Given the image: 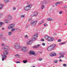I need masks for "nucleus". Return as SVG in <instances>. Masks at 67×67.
I'll return each mask as SVG.
<instances>
[{
    "mask_svg": "<svg viewBox=\"0 0 67 67\" xmlns=\"http://www.w3.org/2000/svg\"><path fill=\"white\" fill-rule=\"evenodd\" d=\"M8 18L9 20H12V16L10 15H9L8 16Z\"/></svg>",
    "mask_w": 67,
    "mask_h": 67,
    "instance_id": "obj_15",
    "label": "nucleus"
},
{
    "mask_svg": "<svg viewBox=\"0 0 67 67\" xmlns=\"http://www.w3.org/2000/svg\"><path fill=\"white\" fill-rule=\"evenodd\" d=\"M24 10H25L26 11H28L27 9V6L24 7Z\"/></svg>",
    "mask_w": 67,
    "mask_h": 67,
    "instance_id": "obj_28",
    "label": "nucleus"
},
{
    "mask_svg": "<svg viewBox=\"0 0 67 67\" xmlns=\"http://www.w3.org/2000/svg\"><path fill=\"white\" fill-rule=\"evenodd\" d=\"M62 2H58L57 3H55V5L57 6L58 4H59Z\"/></svg>",
    "mask_w": 67,
    "mask_h": 67,
    "instance_id": "obj_18",
    "label": "nucleus"
},
{
    "mask_svg": "<svg viewBox=\"0 0 67 67\" xmlns=\"http://www.w3.org/2000/svg\"><path fill=\"white\" fill-rule=\"evenodd\" d=\"M58 42H61V40H60V39H59L58 40Z\"/></svg>",
    "mask_w": 67,
    "mask_h": 67,
    "instance_id": "obj_42",
    "label": "nucleus"
},
{
    "mask_svg": "<svg viewBox=\"0 0 67 67\" xmlns=\"http://www.w3.org/2000/svg\"><path fill=\"white\" fill-rule=\"evenodd\" d=\"M16 63L17 64H18V63H20V62H16Z\"/></svg>",
    "mask_w": 67,
    "mask_h": 67,
    "instance_id": "obj_47",
    "label": "nucleus"
},
{
    "mask_svg": "<svg viewBox=\"0 0 67 67\" xmlns=\"http://www.w3.org/2000/svg\"><path fill=\"white\" fill-rule=\"evenodd\" d=\"M33 16H35L34 13H32L31 14V17H33Z\"/></svg>",
    "mask_w": 67,
    "mask_h": 67,
    "instance_id": "obj_30",
    "label": "nucleus"
},
{
    "mask_svg": "<svg viewBox=\"0 0 67 67\" xmlns=\"http://www.w3.org/2000/svg\"><path fill=\"white\" fill-rule=\"evenodd\" d=\"M64 25H66V24H64Z\"/></svg>",
    "mask_w": 67,
    "mask_h": 67,
    "instance_id": "obj_58",
    "label": "nucleus"
},
{
    "mask_svg": "<svg viewBox=\"0 0 67 67\" xmlns=\"http://www.w3.org/2000/svg\"><path fill=\"white\" fill-rule=\"evenodd\" d=\"M4 24V23H3L2 22H0V27H1L2 25V24Z\"/></svg>",
    "mask_w": 67,
    "mask_h": 67,
    "instance_id": "obj_27",
    "label": "nucleus"
},
{
    "mask_svg": "<svg viewBox=\"0 0 67 67\" xmlns=\"http://www.w3.org/2000/svg\"><path fill=\"white\" fill-rule=\"evenodd\" d=\"M63 65L64 67H66V64H63Z\"/></svg>",
    "mask_w": 67,
    "mask_h": 67,
    "instance_id": "obj_40",
    "label": "nucleus"
},
{
    "mask_svg": "<svg viewBox=\"0 0 67 67\" xmlns=\"http://www.w3.org/2000/svg\"><path fill=\"white\" fill-rule=\"evenodd\" d=\"M54 62L55 63H58V60H55V61H54Z\"/></svg>",
    "mask_w": 67,
    "mask_h": 67,
    "instance_id": "obj_34",
    "label": "nucleus"
},
{
    "mask_svg": "<svg viewBox=\"0 0 67 67\" xmlns=\"http://www.w3.org/2000/svg\"><path fill=\"white\" fill-rule=\"evenodd\" d=\"M31 67H35V66H32Z\"/></svg>",
    "mask_w": 67,
    "mask_h": 67,
    "instance_id": "obj_55",
    "label": "nucleus"
},
{
    "mask_svg": "<svg viewBox=\"0 0 67 67\" xmlns=\"http://www.w3.org/2000/svg\"><path fill=\"white\" fill-rule=\"evenodd\" d=\"M50 56H55L56 55V54L55 52H53L50 54Z\"/></svg>",
    "mask_w": 67,
    "mask_h": 67,
    "instance_id": "obj_9",
    "label": "nucleus"
},
{
    "mask_svg": "<svg viewBox=\"0 0 67 67\" xmlns=\"http://www.w3.org/2000/svg\"><path fill=\"white\" fill-rule=\"evenodd\" d=\"M52 50H53L52 49L50 46L48 48L47 50L48 51H51Z\"/></svg>",
    "mask_w": 67,
    "mask_h": 67,
    "instance_id": "obj_16",
    "label": "nucleus"
},
{
    "mask_svg": "<svg viewBox=\"0 0 67 67\" xmlns=\"http://www.w3.org/2000/svg\"><path fill=\"white\" fill-rule=\"evenodd\" d=\"M66 43V42H65L63 43H59V45H63V44H65Z\"/></svg>",
    "mask_w": 67,
    "mask_h": 67,
    "instance_id": "obj_20",
    "label": "nucleus"
},
{
    "mask_svg": "<svg viewBox=\"0 0 67 67\" xmlns=\"http://www.w3.org/2000/svg\"><path fill=\"white\" fill-rule=\"evenodd\" d=\"M15 29H16V30H18V28H15Z\"/></svg>",
    "mask_w": 67,
    "mask_h": 67,
    "instance_id": "obj_51",
    "label": "nucleus"
},
{
    "mask_svg": "<svg viewBox=\"0 0 67 67\" xmlns=\"http://www.w3.org/2000/svg\"><path fill=\"white\" fill-rule=\"evenodd\" d=\"M44 7H45V6L44 5H43L41 6V9H43L44 8Z\"/></svg>",
    "mask_w": 67,
    "mask_h": 67,
    "instance_id": "obj_25",
    "label": "nucleus"
},
{
    "mask_svg": "<svg viewBox=\"0 0 67 67\" xmlns=\"http://www.w3.org/2000/svg\"><path fill=\"white\" fill-rule=\"evenodd\" d=\"M44 26H47V24H45L44 25Z\"/></svg>",
    "mask_w": 67,
    "mask_h": 67,
    "instance_id": "obj_37",
    "label": "nucleus"
},
{
    "mask_svg": "<svg viewBox=\"0 0 67 67\" xmlns=\"http://www.w3.org/2000/svg\"><path fill=\"white\" fill-rule=\"evenodd\" d=\"M14 48L16 49H19L21 48L20 44L19 43H15L14 45Z\"/></svg>",
    "mask_w": 67,
    "mask_h": 67,
    "instance_id": "obj_5",
    "label": "nucleus"
},
{
    "mask_svg": "<svg viewBox=\"0 0 67 67\" xmlns=\"http://www.w3.org/2000/svg\"><path fill=\"white\" fill-rule=\"evenodd\" d=\"M26 28H27L28 27V26L27 25L26 27Z\"/></svg>",
    "mask_w": 67,
    "mask_h": 67,
    "instance_id": "obj_52",
    "label": "nucleus"
},
{
    "mask_svg": "<svg viewBox=\"0 0 67 67\" xmlns=\"http://www.w3.org/2000/svg\"><path fill=\"white\" fill-rule=\"evenodd\" d=\"M1 46H4V49H10L9 47L8 46H7V45H5V44L4 43H2Z\"/></svg>",
    "mask_w": 67,
    "mask_h": 67,
    "instance_id": "obj_7",
    "label": "nucleus"
},
{
    "mask_svg": "<svg viewBox=\"0 0 67 67\" xmlns=\"http://www.w3.org/2000/svg\"><path fill=\"white\" fill-rule=\"evenodd\" d=\"M30 53L31 55H34L35 54V52L33 51H30Z\"/></svg>",
    "mask_w": 67,
    "mask_h": 67,
    "instance_id": "obj_11",
    "label": "nucleus"
},
{
    "mask_svg": "<svg viewBox=\"0 0 67 67\" xmlns=\"http://www.w3.org/2000/svg\"><path fill=\"white\" fill-rule=\"evenodd\" d=\"M42 58H40L39 59V60L40 61H41V60H42Z\"/></svg>",
    "mask_w": 67,
    "mask_h": 67,
    "instance_id": "obj_39",
    "label": "nucleus"
},
{
    "mask_svg": "<svg viewBox=\"0 0 67 67\" xmlns=\"http://www.w3.org/2000/svg\"><path fill=\"white\" fill-rule=\"evenodd\" d=\"M44 37L45 39L47 40L48 41H49V42H52V41H54V38L53 37H49L47 35L45 36Z\"/></svg>",
    "mask_w": 67,
    "mask_h": 67,
    "instance_id": "obj_3",
    "label": "nucleus"
},
{
    "mask_svg": "<svg viewBox=\"0 0 67 67\" xmlns=\"http://www.w3.org/2000/svg\"><path fill=\"white\" fill-rule=\"evenodd\" d=\"M9 0H4V2L5 3H8L9 2Z\"/></svg>",
    "mask_w": 67,
    "mask_h": 67,
    "instance_id": "obj_22",
    "label": "nucleus"
},
{
    "mask_svg": "<svg viewBox=\"0 0 67 67\" xmlns=\"http://www.w3.org/2000/svg\"><path fill=\"white\" fill-rule=\"evenodd\" d=\"M8 34L9 36L11 35H12V32H9L8 33Z\"/></svg>",
    "mask_w": 67,
    "mask_h": 67,
    "instance_id": "obj_21",
    "label": "nucleus"
},
{
    "mask_svg": "<svg viewBox=\"0 0 67 67\" xmlns=\"http://www.w3.org/2000/svg\"><path fill=\"white\" fill-rule=\"evenodd\" d=\"M42 45H43V46H45V43H42Z\"/></svg>",
    "mask_w": 67,
    "mask_h": 67,
    "instance_id": "obj_41",
    "label": "nucleus"
},
{
    "mask_svg": "<svg viewBox=\"0 0 67 67\" xmlns=\"http://www.w3.org/2000/svg\"><path fill=\"white\" fill-rule=\"evenodd\" d=\"M54 35H57V34H56V33H55Z\"/></svg>",
    "mask_w": 67,
    "mask_h": 67,
    "instance_id": "obj_53",
    "label": "nucleus"
},
{
    "mask_svg": "<svg viewBox=\"0 0 67 67\" xmlns=\"http://www.w3.org/2000/svg\"><path fill=\"white\" fill-rule=\"evenodd\" d=\"M33 14H34L35 16L37 15V12H35L34 13H33Z\"/></svg>",
    "mask_w": 67,
    "mask_h": 67,
    "instance_id": "obj_23",
    "label": "nucleus"
},
{
    "mask_svg": "<svg viewBox=\"0 0 67 67\" xmlns=\"http://www.w3.org/2000/svg\"><path fill=\"white\" fill-rule=\"evenodd\" d=\"M11 31L12 32H13L15 31V28H13L11 29Z\"/></svg>",
    "mask_w": 67,
    "mask_h": 67,
    "instance_id": "obj_26",
    "label": "nucleus"
},
{
    "mask_svg": "<svg viewBox=\"0 0 67 67\" xmlns=\"http://www.w3.org/2000/svg\"><path fill=\"white\" fill-rule=\"evenodd\" d=\"M2 16V14L1 13L0 14V17H1Z\"/></svg>",
    "mask_w": 67,
    "mask_h": 67,
    "instance_id": "obj_48",
    "label": "nucleus"
},
{
    "mask_svg": "<svg viewBox=\"0 0 67 67\" xmlns=\"http://www.w3.org/2000/svg\"><path fill=\"white\" fill-rule=\"evenodd\" d=\"M55 44H52L51 45V46H50L51 49H52V50L54 49V48L55 47Z\"/></svg>",
    "mask_w": 67,
    "mask_h": 67,
    "instance_id": "obj_12",
    "label": "nucleus"
},
{
    "mask_svg": "<svg viewBox=\"0 0 67 67\" xmlns=\"http://www.w3.org/2000/svg\"><path fill=\"white\" fill-rule=\"evenodd\" d=\"M26 7L27 10L28 11L29 10H30L31 8V7H32V5H28Z\"/></svg>",
    "mask_w": 67,
    "mask_h": 67,
    "instance_id": "obj_10",
    "label": "nucleus"
},
{
    "mask_svg": "<svg viewBox=\"0 0 67 67\" xmlns=\"http://www.w3.org/2000/svg\"><path fill=\"white\" fill-rule=\"evenodd\" d=\"M15 56L16 57H19V55L18 54H16L15 55Z\"/></svg>",
    "mask_w": 67,
    "mask_h": 67,
    "instance_id": "obj_35",
    "label": "nucleus"
},
{
    "mask_svg": "<svg viewBox=\"0 0 67 67\" xmlns=\"http://www.w3.org/2000/svg\"><path fill=\"white\" fill-rule=\"evenodd\" d=\"M16 9V8H15V7H14L13 8V10H15Z\"/></svg>",
    "mask_w": 67,
    "mask_h": 67,
    "instance_id": "obj_38",
    "label": "nucleus"
},
{
    "mask_svg": "<svg viewBox=\"0 0 67 67\" xmlns=\"http://www.w3.org/2000/svg\"><path fill=\"white\" fill-rule=\"evenodd\" d=\"M24 17H25V15H22L20 16V18H24Z\"/></svg>",
    "mask_w": 67,
    "mask_h": 67,
    "instance_id": "obj_31",
    "label": "nucleus"
},
{
    "mask_svg": "<svg viewBox=\"0 0 67 67\" xmlns=\"http://www.w3.org/2000/svg\"><path fill=\"white\" fill-rule=\"evenodd\" d=\"M25 37L26 38H27L29 37H28L27 35H26L25 36Z\"/></svg>",
    "mask_w": 67,
    "mask_h": 67,
    "instance_id": "obj_33",
    "label": "nucleus"
},
{
    "mask_svg": "<svg viewBox=\"0 0 67 67\" xmlns=\"http://www.w3.org/2000/svg\"><path fill=\"white\" fill-rule=\"evenodd\" d=\"M2 29L4 30V28H2Z\"/></svg>",
    "mask_w": 67,
    "mask_h": 67,
    "instance_id": "obj_57",
    "label": "nucleus"
},
{
    "mask_svg": "<svg viewBox=\"0 0 67 67\" xmlns=\"http://www.w3.org/2000/svg\"><path fill=\"white\" fill-rule=\"evenodd\" d=\"M38 36V34H36L34 35V36H32V38L31 40H28L27 42V43L28 45H31L32 44V42L33 41H34L35 40H36L37 37Z\"/></svg>",
    "mask_w": 67,
    "mask_h": 67,
    "instance_id": "obj_1",
    "label": "nucleus"
},
{
    "mask_svg": "<svg viewBox=\"0 0 67 67\" xmlns=\"http://www.w3.org/2000/svg\"><path fill=\"white\" fill-rule=\"evenodd\" d=\"M59 61L60 62H63V61L61 59H60Z\"/></svg>",
    "mask_w": 67,
    "mask_h": 67,
    "instance_id": "obj_50",
    "label": "nucleus"
},
{
    "mask_svg": "<svg viewBox=\"0 0 67 67\" xmlns=\"http://www.w3.org/2000/svg\"><path fill=\"white\" fill-rule=\"evenodd\" d=\"M41 41H42V42L44 41V39L43 38H42L41 39Z\"/></svg>",
    "mask_w": 67,
    "mask_h": 67,
    "instance_id": "obj_44",
    "label": "nucleus"
},
{
    "mask_svg": "<svg viewBox=\"0 0 67 67\" xmlns=\"http://www.w3.org/2000/svg\"><path fill=\"white\" fill-rule=\"evenodd\" d=\"M5 22L6 23H9V21L8 20H5Z\"/></svg>",
    "mask_w": 67,
    "mask_h": 67,
    "instance_id": "obj_19",
    "label": "nucleus"
},
{
    "mask_svg": "<svg viewBox=\"0 0 67 67\" xmlns=\"http://www.w3.org/2000/svg\"><path fill=\"white\" fill-rule=\"evenodd\" d=\"M28 20L30 21V24L32 26H34L36 25L37 23V21H34L33 20H32V19L30 18Z\"/></svg>",
    "mask_w": 67,
    "mask_h": 67,
    "instance_id": "obj_4",
    "label": "nucleus"
},
{
    "mask_svg": "<svg viewBox=\"0 0 67 67\" xmlns=\"http://www.w3.org/2000/svg\"><path fill=\"white\" fill-rule=\"evenodd\" d=\"M3 7V4L1 3H0V10H2Z\"/></svg>",
    "mask_w": 67,
    "mask_h": 67,
    "instance_id": "obj_13",
    "label": "nucleus"
},
{
    "mask_svg": "<svg viewBox=\"0 0 67 67\" xmlns=\"http://www.w3.org/2000/svg\"><path fill=\"white\" fill-rule=\"evenodd\" d=\"M21 50L23 52H26V51H27L26 47H23Z\"/></svg>",
    "mask_w": 67,
    "mask_h": 67,
    "instance_id": "obj_8",
    "label": "nucleus"
},
{
    "mask_svg": "<svg viewBox=\"0 0 67 67\" xmlns=\"http://www.w3.org/2000/svg\"><path fill=\"white\" fill-rule=\"evenodd\" d=\"M59 54H60V55H62V54H63V53H62V52H60L59 53Z\"/></svg>",
    "mask_w": 67,
    "mask_h": 67,
    "instance_id": "obj_46",
    "label": "nucleus"
},
{
    "mask_svg": "<svg viewBox=\"0 0 67 67\" xmlns=\"http://www.w3.org/2000/svg\"><path fill=\"white\" fill-rule=\"evenodd\" d=\"M47 21H52V20H53V19L50 18H48L47 19Z\"/></svg>",
    "mask_w": 67,
    "mask_h": 67,
    "instance_id": "obj_24",
    "label": "nucleus"
},
{
    "mask_svg": "<svg viewBox=\"0 0 67 67\" xmlns=\"http://www.w3.org/2000/svg\"><path fill=\"white\" fill-rule=\"evenodd\" d=\"M62 13H63V11L60 10V11H59V14H62Z\"/></svg>",
    "mask_w": 67,
    "mask_h": 67,
    "instance_id": "obj_29",
    "label": "nucleus"
},
{
    "mask_svg": "<svg viewBox=\"0 0 67 67\" xmlns=\"http://www.w3.org/2000/svg\"><path fill=\"white\" fill-rule=\"evenodd\" d=\"M14 27H15V24L13 23L11 24L8 25V29L9 30H10V29L14 28Z\"/></svg>",
    "mask_w": 67,
    "mask_h": 67,
    "instance_id": "obj_6",
    "label": "nucleus"
},
{
    "mask_svg": "<svg viewBox=\"0 0 67 67\" xmlns=\"http://www.w3.org/2000/svg\"><path fill=\"white\" fill-rule=\"evenodd\" d=\"M46 1H44L42 2H40L41 4H46Z\"/></svg>",
    "mask_w": 67,
    "mask_h": 67,
    "instance_id": "obj_14",
    "label": "nucleus"
},
{
    "mask_svg": "<svg viewBox=\"0 0 67 67\" xmlns=\"http://www.w3.org/2000/svg\"><path fill=\"white\" fill-rule=\"evenodd\" d=\"M3 54L2 55V60L3 61L5 59L7 58V56L6 55L8 54V51H7V49H4V52H3Z\"/></svg>",
    "mask_w": 67,
    "mask_h": 67,
    "instance_id": "obj_2",
    "label": "nucleus"
},
{
    "mask_svg": "<svg viewBox=\"0 0 67 67\" xmlns=\"http://www.w3.org/2000/svg\"><path fill=\"white\" fill-rule=\"evenodd\" d=\"M64 55H63V54H62L61 55V57H62V58H63V57H64Z\"/></svg>",
    "mask_w": 67,
    "mask_h": 67,
    "instance_id": "obj_36",
    "label": "nucleus"
},
{
    "mask_svg": "<svg viewBox=\"0 0 67 67\" xmlns=\"http://www.w3.org/2000/svg\"><path fill=\"white\" fill-rule=\"evenodd\" d=\"M44 20H42L41 22V23H44Z\"/></svg>",
    "mask_w": 67,
    "mask_h": 67,
    "instance_id": "obj_45",
    "label": "nucleus"
},
{
    "mask_svg": "<svg viewBox=\"0 0 67 67\" xmlns=\"http://www.w3.org/2000/svg\"><path fill=\"white\" fill-rule=\"evenodd\" d=\"M52 7H53L54 8V7L55 6H54V5H53V6H52Z\"/></svg>",
    "mask_w": 67,
    "mask_h": 67,
    "instance_id": "obj_56",
    "label": "nucleus"
},
{
    "mask_svg": "<svg viewBox=\"0 0 67 67\" xmlns=\"http://www.w3.org/2000/svg\"><path fill=\"white\" fill-rule=\"evenodd\" d=\"M65 8H67V6H66L65 7Z\"/></svg>",
    "mask_w": 67,
    "mask_h": 67,
    "instance_id": "obj_54",
    "label": "nucleus"
},
{
    "mask_svg": "<svg viewBox=\"0 0 67 67\" xmlns=\"http://www.w3.org/2000/svg\"><path fill=\"white\" fill-rule=\"evenodd\" d=\"M41 46V45L40 44H37V46H34V48H38L39 46Z\"/></svg>",
    "mask_w": 67,
    "mask_h": 67,
    "instance_id": "obj_17",
    "label": "nucleus"
},
{
    "mask_svg": "<svg viewBox=\"0 0 67 67\" xmlns=\"http://www.w3.org/2000/svg\"><path fill=\"white\" fill-rule=\"evenodd\" d=\"M27 62V60H24L23 61V62H24V63H26Z\"/></svg>",
    "mask_w": 67,
    "mask_h": 67,
    "instance_id": "obj_32",
    "label": "nucleus"
},
{
    "mask_svg": "<svg viewBox=\"0 0 67 67\" xmlns=\"http://www.w3.org/2000/svg\"><path fill=\"white\" fill-rule=\"evenodd\" d=\"M42 24V23L41 21L39 22V24Z\"/></svg>",
    "mask_w": 67,
    "mask_h": 67,
    "instance_id": "obj_43",
    "label": "nucleus"
},
{
    "mask_svg": "<svg viewBox=\"0 0 67 67\" xmlns=\"http://www.w3.org/2000/svg\"><path fill=\"white\" fill-rule=\"evenodd\" d=\"M61 55L60 56V57H59V59H60V58H61Z\"/></svg>",
    "mask_w": 67,
    "mask_h": 67,
    "instance_id": "obj_49",
    "label": "nucleus"
}]
</instances>
